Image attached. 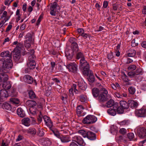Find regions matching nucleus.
I'll return each mask as SVG.
<instances>
[{"instance_id":"49","label":"nucleus","mask_w":146,"mask_h":146,"mask_svg":"<svg viewBox=\"0 0 146 146\" xmlns=\"http://www.w3.org/2000/svg\"><path fill=\"white\" fill-rule=\"evenodd\" d=\"M80 100L82 102H84L86 100V97L84 95H81L80 96Z\"/></svg>"},{"instance_id":"57","label":"nucleus","mask_w":146,"mask_h":146,"mask_svg":"<svg viewBox=\"0 0 146 146\" xmlns=\"http://www.w3.org/2000/svg\"><path fill=\"white\" fill-rule=\"evenodd\" d=\"M61 99L64 103H66L67 102V96H62Z\"/></svg>"},{"instance_id":"28","label":"nucleus","mask_w":146,"mask_h":146,"mask_svg":"<svg viewBox=\"0 0 146 146\" xmlns=\"http://www.w3.org/2000/svg\"><path fill=\"white\" fill-rule=\"evenodd\" d=\"M87 76H88V80L90 82L92 83L94 82L95 81V77L93 72H91L90 74Z\"/></svg>"},{"instance_id":"51","label":"nucleus","mask_w":146,"mask_h":146,"mask_svg":"<svg viewBox=\"0 0 146 146\" xmlns=\"http://www.w3.org/2000/svg\"><path fill=\"white\" fill-rule=\"evenodd\" d=\"M35 56L34 55L31 54L28 57V62H35L34 58Z\"/></svg>"},{"instance_id":"14","label":"nucleus","mask_w":146,"mask_h":146,"mask_svg":"<svg viewBox=\"0 0 146 146\" xmlns=\"http://www.w3.org/2000/svg\"><path fill=\"white\" fill-rule=\"evenodd\" d=\"M74 54V52L72 50H69L65 52L66 56L69 60H71Z\"/></svg>"},{"instance_id":"34","label":"nucleus","mask_w":146,"mask_h":146,"mask_svg":"<svg viewBox=\"0 0 146 146\" xmlns=\"http://www.w3.org/2000/svg\"><path fill=\"white\" fill-rule=\"evenodd\" d=\"M15 52V54L13 55V59L16 62H18L21 57L20 52Z\"/></svg>"},{"instance_id":"31","label":"nucleus","mask_w":146,"mask_h":146,"mask_svg":"<svg viewBox=\"0 0 146 146\" xmlns=\"http://www.w3.org/2000/svg\"><path fill=\"white\" fill-rule=\"evenodd\" d=\"M28 133L31 134L33 135H35L36 133V129L34 128L30 127L27 130Z\"/></svg>"},{"instance_id":"33","label":"nucleus","mask_w":146,"mask_h":146,"mask_svg":"<svg viewBox=\"0 0 146 146\" xmlns=\"http://www.w3.org/2000/svg\"><path fill=\"white\" fill-rule=\"evenodd\" d=\"M44 130L42 128H39L37 132V134L38 136L40 137H43L44 135Z\"/></svg>"},{"instance_id":"43","label":"nucleus","mask_w":146,"mask_h":146,"mask_svg":"<svg viewBox=\"0 0 146 146\" xmlns=\"http://www.w3.org/2000/svg\"><path fill=\"white\" fill-rule=\"evenodd\" d=\"M129 92L131 95L134 94L135 91V88L133 86H130L128 88Z\"/></svg>"},{"instance_id":"36","label":"nucleus","mask_w":146,"mask_h":146,"mask_svg":"<svg viewBox=\"0 0 146 146\" xmlns=\"http://www.w3.org/2000/svg\"><path fill=\"white\" fill-rule=\"evenodd\" d=\"M114 104V100L112 99H110V100L106 103V106L108 108H110L112 106L113 107Z\"/></svg>"},{"instance_id":"6","label":"nucleus","mask_w":146,"mask_h":146,"mask_svg":"<svg viewBox=\"0 0 146 146\" xmlns=\"http://www.w3.org/2000/svg\"><path fill=\"white\" fill-rule=\"evenodd\" d=\"M69 70L73 73H76L77 70V65L75 63H70L66 66Z\"/></svg>"},{"instance_id":"32","label":"nucleus","mask_w":146,"mask_h":146,"mask_svg":"<svg viewBox=\"0 0 146 146\" xmlns=\"http://www.w3.org/2000/svg\"><path fill=\"white\" fill-rule=\"evenodd\" d=\"M71 49L70 50H72L74 52H76L79 50L78 47L77 43H75L74 44H73L71 45Z\"/></svg>"},{"instance_id":"13","label":"nucleus","mask_w":146,"mask_h":146,"mask_svg":"<svg viewBox=\"0 0 146 146\" xmlns=\"http://www.w3.org/2000/svg\"><path fill=\"white\" fill-rule=\"evenodd\" d=\"M114 108H115L116 111L118 113L122 114L123 113L124 109L122 107H121L120 106H119L117 103H115Z\"/></svg>"},{"instance_id":"29","label":"nucleus","mask_w":146,"mask_h":146,"mask_svg":"<svg viewBox=\"0 0 146 146\" xmlns=\"http://www.w3.org/2000/svg\"><path fill=\"white\" fill-rule=\"evenodd\" d=\"M92 93L94 97L96 98L98 97L99 94V89L96 88H93L92 90Z\"/></svg>"},{"instance_id":"48","label":"nucleus","mask_w":146,"mask_h":146,"mask_svg":"<svg viewBox=\"0 0 146 146\" xmlns=\"http://www.w3.org/2000/svg\"><path fill=\"white\" fill-rule=\"evenodd\" d=\"M123 79L124 81V84L126 85H128L130 84L129 82V80L128 78V77H123Z\"/></svg>"},{"instance_id":"24","label":"nucleus","mask_w":146,"mask_h":146,"mask_svg":"<svg viewBox=\"0 0 146 146\" xmlns=\"http://www.w3.org/2000/svg\"><path fill=\"white\" fill-rule=\"evenodd\" d=\"M17 111L18 115L20 117H23L25 116V112L21 108H18Z\"/></svg>"},{"instance_id":"12","label":"nucleus","mask_w":146,"mask_h":146,"mask_svg":"<svg viewBox=\"0 0 146 146\" xmlns=\"http://www.w3.org/2000/svg\"><path fill=\"white\" fill-rule=\"evenodd\" d=\"M26 104L31 108L36 107L37 104L36 102L35 101L28 100L26 101Z\"/></svg>"},{"instance_id":"47","label":"nucleus","mask_w":146,"mask_h":146,"mask_svg":"<svg viewBox=\"0 0 146 146\" xmlns=\"http://www.w3.org/2000/svg\"><path fill=\"white\" fill-rule=\"evenodd\" d=\"M32 35L30 33H28L25 36L26 40L32 41Z\"/></svg>"},{"instance_id":"20","label":"nucleus","mask_w":146,"mask_h":146,"mask_svg":"<svg viewBox=\"0 0 146 146\" xmlns=\"http://www.w3.org/2000/svg\"><path fill=\"white\" fill-rule=\"evenodd\" d=\"M2 107L3 109L6 110V111H10L11 110V106L8 103L6 102L3 103L2 106Z\"/></svg>"},{"instance_id":"64","label":"nucleus","mask_w":146,"mask_h":146,"mask_svg":"<svg viewBox=\"0 0 146 146\" xmlns=\"http://www.w3.org/2000/svg\"><path fill=\"white\" fill-rule=\"evenodd\" d=\"M135 73L134 71H131L128 73V75L130 77H133L135 76Z\"/></svg>"},{"instance_id":"63","label":"nucleus","mask_w":146,"mask_h":146,"mask_svg":"<svg viewBox=\"0 0 146 146\" xmlns=\"http://www.w3.org/2000/svg\"><path fill=\"white\" fill-rule=\"evenodd\" d=\"M5 85V88L7 90H8L9 89H10L11 88V86L9 83L7 84H4V86Z\"/></svg>"},{"instance_id":"2","label":"nucleus","mask_w":146,"mask_h":146,"mask_svg":"<svg viewBox=\"0 0 146 146\" xmlns=\"http://www.w3.org/2000/svg\"><path fill=\"white\" fill-rule=\"evenodd\" d=\"M100 90L102 92L98 96V101L100 102H103L108 100V92L106 89L103 88H101Z\"/></svg>"},{"instance_id":"59","label":"nucleus","mask_w":146,"mask_h":146,"mask_svg":"<svg viewBox=\"0 0 146 146\" xmlns=\"http://www.w3.org/2000/svg\"><path fill=\"white\" fill-rule=\"evenodd\" d=\"M136 68V66L134 65H130L128 68V69L131 70H133Z\"/></svg>"},{"instance_id":"26","label":"nucleus","mask_w":146,"mask_h":146,"mask_svg":"<svg viewBox=\"0 0 146 146\" xmlns=\"http://www.w3.org/2000/svg\"><path fill=\"white\" fill-rule=\"evenodd\" d=\"M83 68V73L84 75L88 76L90 74L91 72H92V71L90 70L89 67H87L86 66L84 67Z\"/></svg>"},{"instance_id":"37","label":"nucleus","mask_w":146,"mask_h":146,"mask_svg":"<svg viewBox=\"0 0 146 146\" xmlns=\"http://www.w3.org/2000/svg\"><path fill=\"white\" fill-rule=\"evenodd\" d=\"M87 132L88 131L82 129L79 130L78 131V133H79L84 138H85L87 137Z\"/></svg>"},{"instance_id":"58","label":"nucleus","mask_w":146,"mask_h":146,"mask_svg":"<svg viewBox=\"0 0 146 146\" xmlns=\"http://www.w3.org/2000/svg\"><path fill=\"white\" fill-rule=\"evenodd\" d=\"M138 44L137 43H136L135 40H133L131 43V46L133 47H135L138 45Z\"/></svg>"},{"instance_id":"22","label":"nucleus","mask_w":146,"mask_h":146,"mask_svg":"<svg viewBox=\"0 0 146 146\" xmlns=\"http://www.w3.org/2000/svg\"><path fill=\"white\" fill-rule=\"evenodd\" d=\"M28 94L29 98L32 100H34L37 98V96L35 93L32 90L28 91Z\"/></svg>"},{"instance_id":"53","label":"nucleus","mask_w":146,"mask_h":146,"mask_svg":"<svg viewBox=\"0 0 146 146\" xmlns=\"http://www.w3.org/2000/svg\"><path fill=\"white\" fill-rule=\"evenodd\" d=\"M77 40L74 38L71 37L69 39V41L71 43V44H73L75 43H77L76 41Z\"/></svg>"},{"instance_id":"38","label":"nucleus","mask_w":146,"mask_h":146,"mask_svg":"<svg viewBox=\"0 0 146 146\" xmlns=\"http://www.w3.org/2000/svg\"><path fill=\"white\" fill-rule=\"evenodd\" d=\"M10 100L12 104L18 105L19 104V100L16 98H12L10 99Z\"/></svg>"},{"instance_id":"30","label":"nucleus","mask_w":146,"mask_h":146,"mask_svg":"<svg viewBox=\"0 0 146 146\" xmlns=\"http://www.w3.org/2000/svg\"><path fill=\"white\" fill-rule=\"evenodd\" d=\"M108 113L114 116L116 113V111L115 108H114V105L113 107V108H110L107 111Z\"/></svg>"},{"instance_id":"16","label":"nucleus","mask_w":146,"mask_h":146,"mask_svg":"<svg viewBox=\"0 0 146 146\" xmlns=\"http://www.w3.org/2000/svg\"><path fill=\"white\" fill-rule=\"evenodd\" d=\"M78 86L79 88L82 90H85L87 88V85L82 80L81 81H78Z\"/></svg>"},{"instance_id":"35","label":"nucleus","mask_w":146,"mask_h":146,"mask_svg":"<svg viewBox=\"0 0 146 146\" xmlns=\"http://www.w3.org/2000/svg\"><path fill=\"white\" fill-rule=\"evenodd\" d=\"M136 51L133 49H131L129 51V52L127 53L128 56L133 57H134L136 54Z\"/></svg>"},{"instance_id":"11","label":"nucleus","mask_w":146,"mask_h":146,"mask_svg":"<svg viewBox=\"0 0 146 146\" xmlns=\"http://www.w3.org/2000/svg\"><path fill=\"white\" fill-rule=\"evenodd\" d=\"M24 80L25 81L29 84H31L33 82V80L32 77L29 75L24 76Z\"/></svg>"},{"instance_id":"7","label":"nucleus","mask_w":146,"mask_h":146,"mask_svg":"<svg viewBox=\"0 0 146 146\" xmlns=\"http://www.w3.org/2000/svg\"><path fill=\"white\" fill-rule=\"evenodd\" d=\"M73 141L76 142L80 145L84 146L85 143H84L83 139L80 136H75L72 138Z\"/></svg>"},{"instance_id":"60","label":"nucleus","mask_w":146,"mask_h":146,"mask_svg":"<svg viewBox=\"0 0 146 146\" xmlns=\"http://www.w3.org/2000/svg\"><path fill=\"white\" fill-rule=\"evenodd\" d=\"M50 13L52 16H55L56 15V11L52 9V8L51 9H50Z\"/></svg>"},{"instance_id":"25","label":"nucleus","mask_w":146,"mask_h":146,"mask_svg":"<svg viewBox=\"0 0 146 146\" xmlns=\"http://www.w3.org/2000/svg\"><path fill=\"white\" fill-rule=\"evenodd\" d=\"M42 143L45 146H48L51 144L52 142L50 139L48 138H45L42 139Z\"/></svg>"},{"instance_id":"21","label":"nucleus","mask_w":146,"mask_h":146,"mask_svg":"<svg viewBox=\"0 0 146 146\" xmlns=\"http://www.w3.org/2000/svg\"><path fill=\"white\" fill-rule=\"evenodd\" d=\"M80 66L82 68H83L84 67L86 66L87 67H89V64L87 61L85 60L84 58L82 59H80Z\"/></svg>"},{"instance_id":"19","label":"nucleus","mask_w":146,"mask_h":146,"mask_svg":"<svg viewBox=\"0 0 146 146\" xmlns=\"http://www.w3.org/2000/svg\"><path fill=\"white\" fill-rule=\"evenodd\" d=\"M120 106L124 109H127L128 108L129 105L128 102H127L125 101H121L119 102Z\"/></svg>"},{"instance_id":"23","label":"nucleus","mask_w":146,"mask_h":146,"mask_svg":"<svg viewBox=\"0 0 146 146\" xmlns=\"http://www.w3.org/2000/svg\"><path fill=\"white\" fill-rule=\"evenodd\" d=\"M60 139L61 141L63 143H67L70 141L69 137L67 136L62 135Z\"/></svg>"},{"instance_id":"41","label":"nucleus","mask_w":146,"mask_h":146,"mask_svg":"<svg viewBox=\"0 0 146 146\" xmlns=\"http://www.w3.org/2000/svg\"><path fill=\"white\" fill-rule=\"evenodd\" d=\"M127 136L128 138L130 139V140H133L134 141H136L137 139H134V134L132 133H128L127 135Z\"/></svg>"},{"instance_id":"27","label":"nucleus","mask_w":146,"mask_h":146,"mask_svg":"<svg viewBox=\"0 0 146 146\" xmlns=\"http://www.w3.org/2000/svg\"><path fill=\"white\" fill-rule=\"evenodd\" d=\"M27 65L29 70H33L35 68L36 64L35 62H28Z\"/></svg>"},{"instance_id":"50","label":"nucleus","mask_w":146,"mask_h":146,"mask_svg":"<svg viewBox=\"0 0 146 146\" xmlns=\"http://www.w3.org/2000/svg\"><path fill=\"white\" fill-rule=\"evenodd\" d=\"M32 41L26 40L25 41V45L27 48H29L31 46Z\"/></svg>"},{"instance_id":"44","label":"nucleus","mask_w":146,"mask_h":146,"mask_svg":"<svg viewBox=\"0 0 146 146\" xmlns=\"http://www.w3.org/2000/svg\"><path fill=\"white\" fill-rule=\"evenodd\" d=\"M22 44H18L16 47L14 49V52H20Z\"/></svg>"},{"instance_id":"4","label":"nucleus","mask_w":146,"mask_h":146,"mask_svg":"<svg viewBox=\"0 0 146 146\" xmlns=\"http://www.w3.org/2000/svg\"><path fill=\"white\" fill-rule=\"evenodd\" d=\"M135 113L137 117H144L146 116V109L142 107L139 109H136Z\"/></svg>"},{"instance_id":"55","label":"nucleus","mask_w":146,"mask_h":146,"mask_svg":"<svg viewBox=\"0 0 146 146\" xmlns=\"http://www.w3.org/2000/svg\"><path fill=\"white\" fill-rule=\"evenodd\" d=\"M119 131L122 134H125L127 132V130L125 129L122 128L120 129Z\"/></svg>"},{"instance_id":"17","label":"nucleus","mask_w":146,"mask_h":146,"mask_svg":"<svg viewBox=\"0 0 146 146\" xmlns=\"http://www.w3.org/2000/svg\"><path fill=\"white\" fill-rule=\"evenodd\" d=\"M129 106L131 108H136L138 106V104L137 102L133 100H130L128 101Z\"/></svg>"},{"instance_id":"46","label":"nucleus","mask_w":146,"mask_h":146,"mask_svg":"<svg viewBox=\"0 0 146 146\" xmlns=\"http://www.w3.org/2000/svg\"><path fill=\"white\" fill-rule=\"evenodd\" d=\"M76 85L75 84H73V86L72 88L69 90V92L70 94L72 95H73V91L74 90L76 89Z\"/></svg>"},{"instance_id":"52","label":"nucleus","mask_w":146,"mask_h":146,"mask_svg":"<svg viewBox=\"0 0 146 146\" xmlns=\"http://www.w3.org/2000/svg\"><path fill=\"white\" fill-rule=\"evenodd\" d=\"M134 72L135 73L134 74L135 76L138 75L142 73L141 69L140 68L137 69L136 71Z\"/></svg>"},{"instance_id":"42","label":"nucleus","mask_w":146,"mask_h":146,"mask_svg":"<svg viewBox=\"0 0 146 146\" xmlns=\"http://www.w3.org/2000/svg\"><path fill=\"white\" fill-rule=\"evenodd\" d=\"M7 71H5V72H2L1 74H4V75H1V76H4L3 80V82L4 83L6 82L8 79V75L6 74V72Z\"/></svg>"},{"instance_id":"15","label":"nucleus","mask_w":146,"mask_h":146,"mask_svg":"<svg viewBox=\"0 0 146 146\" xmlns=\"http://www.w3.org/2000/svg\"><path fill=\"white\" fill-rule=\"evenodd\" d=\"M22 124L26 126H29L31 124V119L28 117L24 118L21 120Z\"/></svg>"},{"instance_id":"8","label":"nucleus","mask_w":146,"mask_h":146,"mask_svg":"<svg viewBox=\"0 0 146 146\" xmlns=\"http://www.w3.org/2000/svg\"><path fill=\"white\" fill-rule=\"evenodd\" d=\"M7 91L5 90H1L0 92V101L3 102L5 101L8 97Z\"/></svg>"},{"instance_id":"54","label":"nucleus","mask_w":146,"mask_h":146,"mask_svg":"<svg viewBox=\"0 0 146 146\" xmlns=\"http://www.w3.org/2000/svg\"><path fill=\"white\" fill-rule=\"evenodd\" d=\"M58 6V5H57V3L55 2H54L52 4L50 9H51V8H52V9L56 11V9Z\"/></svg>"},{"instance_id":"3","label":"nucleus","mask_w":146,"mask_h":146,"mask_svg":"<svg viewBox=\"0 0 146 146\" xmlns=\"http://www.w3.org/2000/svg\"><path fill=\"white\" fill-rule=\"evenodd\" d=\"M97 120V117L94 115H88L82 120L83 123L86 124H92L95 123Z\"/></svg>"},{"instance_id":"1","label":"nucleus","mask_w":146,"mask_h":146,"mask_svg":"<svg viewBox=\"0 0 146 146\" xmlns=\"http://www.w3.org/2000/svg\"><path fill=\"white\" fill-rule=\"evenodd\" d=\"M13 66V63L11 58L4 59L3 65L0 68V72H4L7 71V70L11 68Z\"/></svg>"},{"instance_id":"5","label":"nucleus","mask_w":146,"mask_h":146,"mask_svg":"<svg viewBox=\"0 0 146 146\" xmlns=\"http://www.w3.org/2000/svg\"><path fill=\"white\" fill-rule=\"evenodd\" d=\"M137 133L140 138L146 137V128L144 127H139L137 129Z\"/></svg>"},{"instance_id":"61","label":"nucleus","mask_w":146,"mask_h":146,"mask_svg":"<svg viewBox=\"0 0 146 146\" xmlns=\"http://www.w3.org/2000/svg\"><path fill=\"white\" fill-rule=\"evenodd\" d=\"M42 16H41V15H40L39 16L38 20H37V22L36 23V25H38L39 24V23L40 22L42 19Z\"/></svg>"},{"instance_id":"18","label":"nucleus","mask_w":146,"mask_h":146,"mask_svg":"<svg viewBox=\"0 0 146 146\" xmlns=\"http://www.w3.org/2000/svg\"><path fill=\"white\" fill-rule=\"evenodd\" d=\"M0 56L3 58L8 57V58H11V54L8 51L2 52L1 53Z\"/></svg>"},{"instance_id":"62","label":"nucleus","mask_w":146,"mask_h":146,"mask_svg":"<svg viewBox=\"0 0 146 146\" xmlns=\"http://www.w3.org/2000/svg\"><path fill=\"white\" fill-rule=\"evenodd\" d=\"M113 57V54L112 52H111L108 54V58L109 60H110Z\"/></svg>"},{"instance_id":"40","label":"nucleus","mask_w":146,"mask_h":146,"mask_svg":"<svg viewBox=\"0 0 146 146\" xmlns=\"http://www.w3.org/2000/svg\"><path fill=\"white\" fill-rule=\"evenodd\" d=\"M83 107L82 105L78 106L77 108V113L78 114H80L83 111Z\"/></svg>"},{"instance_id":"45","label":"nucleus","mask_w":146,"mask_h":146,"mask_svg":"<svg viewBox=\"0 0 146 146\" xmlns=\"http://www.w3.org/2000/svg\"><path fill=\"white\" fill-rule=\"evenodd\" d=\"M84 58V56L81 52H78L76 54V58L77 59H82Z\"/></svg>"},{"instance_id":"9","label":"nucleus","mask_w":146,"mask_h":146,"mask_svg":"<svg viewBox=\"0 0 146 146\" xmlns=\"http://www.w3.org/2000/svg\"><path fill=\"white\" fill-rule=\"evenodd\" d=\"M43 118L46 125L48 126L51 130L53 131L52 128L53 126V125L50 118L46 115H44L43 117Z\"/></svg>"},{"instance_id":"56","label":"nucleus","mask_w":146,"mask_h":146,"mask_svg":"<svg viewBox=\"0 0 146 146\" xmlns=\"http://www.w3.org/2000/svg\"><path fill=\"white\" fill-rule=\"evenodd\" d=\"M81 36H82L85 39L87 38L88 37H89L90 35L88 33H84L81 34Z\"/></svg>"},{"instance_id":"39","label":"nucleus","mask_w":146,"mask_h":146,"mask_svg":"<svg viewBox=\"0 0 146 146\" xmlns=\"http://www.w3.org/2000/svg\"><path fill=\"white\" fill-rule=\"evenodd\" d=\"M29 110L30 113L33 115L36 114L38 111L37 110L35 107L33 108H30Z\"/></svg>"},{"instance_id":"10","label":"nucleus","mask_w":146,"mask_h":146,"mask_svg":"<svg viewBox=\"0 0 146 146\" xmlns=\"http://www.w3.org/2000/svg\"><path fill=\"white\" fill-rule=\"evenodd\" d=\"M86 137L91 140H95L96 138V134L91 131L87 132Z\"/></svg>"}]
</instances>
